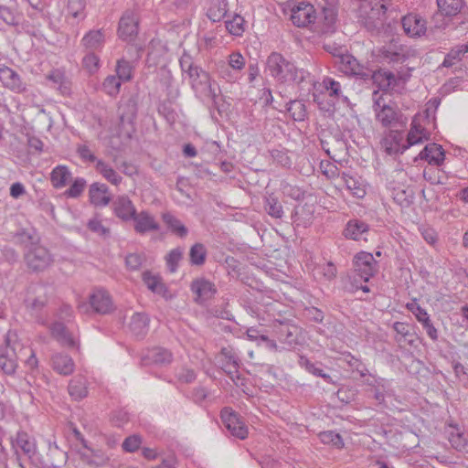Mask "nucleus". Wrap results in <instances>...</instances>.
I'll return each instance as SVG.
<instances>
[{"label":"nucleus","instance_id":"obj_31","mask_svg":"<svg viewBox=\"0 0 468 468\" xmlns=\"http://www.w3.org/2000/svg\"><path fill=\"white\" fill-rule=\"evenodd\" d=\"M292 219L298 227L302 226L306 228L310 226L314 219V206L304 204L303 206L296 207L292 214Z\"/></svg>","mask_w":468,"mask_h":468},{"label":"nucleus","instance_id":"obj_56","mask_svg":"<svg viewBox=\"0 0 468 468\" xmlns=\"http://www.w3.org/2000/svg\"><path fill=\"white\" fill-rule=\"evenodd\" d=\"M82 66L90 73H94L99 69L100 58L94 52L90 51L82 58Z\"/></svg>","mask_w":468,"mask_h":468},{"label":"nucleus","instance_id":"obj_46","mask_svg":"<svg viewBox=\"0 0 468 468\" xmlns=\"http://www.w3.org/2000/svg\"><path fill=\"white\" fill-rule=\"evenodd\" d=\"M287 111L292 118L296 122L304 121L307 116L305 104L302 101H291Z\"/></svg>","mask_w":468,"mask_h":468},{"label":"nucleus","instance_id":"obj_28","mask_svg":"<svg viewBox=\"0 0 468 468\" xmlns=\"http://www.w3.org/2000/svg\"><path fill=\"white\" fill-rule=\"evenodd\" d=\"M105 43V35L102 29L90 30L81 39V45L92 52L101 50Z\"/></svg>","mask_w":468,"mask_h":468},{"label":"nucleus","instance_id":"obj_61","mask_svg":"<svg viewBox=\"0 0 468 468\" xmlns=\"http://www.w3.org/2000/svg\"><path fill=\"white\" fill-rule=\"evenodd\" d=\"M282 194L294 200H300L304 197V191L297 186L291 185L289 183H283L282 185Z\"/></svg>","mask_w":468,"mask_h":468},{"label":"nucleus","instance_id":"obj_8","mask_svg":"<svg viewBox=\"0 0 468 468\" xmlns=\"http://www.w3.org/2000/svg\"><path fill=\"white\" fill-rule=\"evenodd\" d=\"M25 261L29 269L38 271L48 268L52 263L53 258L44 246L33 245L25 254Z\"/></svg>","mask_w":468,"mask_h":468},{"label":"nucleus","instance_id":"obj_14","mask_svg":"<svg viewBox=\"0 0 468 468\" xmlns=\"http://www.w3.org/2000/svg\"><path fill=\"white\" fill-rule=\"evenodd\" d=\"M48 302L47 287L42 284H34L29 287L25 300L27 308L34 315H38Z\"/></svg>","mask_w":468,"mask_h":468},{"label":"nucleus","instance_id":"obj_64","mask_svg":"<svg viewBox=\"0 0 468 468\" xmlns=\"http://www.w3.org/2000/svg\"><path fill=\"white\" fill-rule=\"evenodd\" d=\"M142 438L139 435L133 434L128 436L122 442V447L127 452H134L140 448Z\"/></svg>","mask_w":468,"mask_h":468},{"label":"nucleus","instance_id":"obj_44","mask_svg":"<svg viewBox=\"0 0 468 468\" xmlns=\"http://www.w3.org/2000/svg\"><path fill=\"white\" fill-rule=\"evenodd\" d=\"M52 335L64 344L69 346L75 345V341L71 334L68 331L67 327L62 323H55L51 327Z\"/></svg>","mask_w":468,"mask_h":468},{"label":"nucleus","instance_id":"obj_18","mask_svg":"<svg viewBox=\"0 0 468 468\" xmlns=\"http://www.w3.org/2000/svg\"><path fill=\"white\" fill-rule=\"evenodd\" d=\"M315 10L313 5L301 3L292 8L291 20L296 27H306L315 21Z\"/></svg>","mask_w":468,"mask_h":468},{"label":"nucleus","instance_id":"obj_10","mask_svg":"<svg viewBox=\"0 0 468 468\" xmlns=\"http://www.w3.org/2000/svg\"><path fill=\"white\" fill-rule=\"evenodd\" d=\"M139 17L134 10H126L119 21L118 35L124 41H133L138 33Z\"/></svg>","mask_w":468,"mask_h":468},{"label":"nucleus","instance_id":"obj_55","mask_svg":"<svg viewBox=\"0 0 468 468\" xmlns=\"http://www.w3.org/2000/svg\"><path fill=\"white\" fill-rule=\"evenodd\" d=\"M158 113L162 115L169 123H174L177 114L171 105L170 101H163L158 105Z\"/></svg>","mask_w":468,"mask_h":468},{"label":"nucleus","instance_id":"obj_34","mask_svg":"<svg viewBox=\"0 0 468 468\" xmlns=\"http://www.w3.org/2000/svg\"><path fill=\"white\" fill-rule=\"evenodd\" d=\"M149 327V318L145 314L136 313L132 316L130 328L133 334L138 337L146 335Z\"/></svg>","mask_w":468,"mask_h":468},{"label":"nucleus","instance_id":"obj_39","mask_svg":"<svg viewBox=\"0 0 468 468\" xmlns=\"http://www.w3.org/2000/svg\"><path fill=\"white\" fill-rule=\"evenodd\" d=\"M143 281L147 288L154 293L164 295L166 292L165 285L159 275H153L150 271H144Z\"/></svg>","mask_w":468,"mask_h":468},{"label":"nucleus","instance_id":"obj_19","mask_svg":"<svg viewBox=\"0 0 468 468\" xmlns=\"http://www.w3.org/2000/svg\"><path fill=\"white\" fill-rule=\"evenodd\" d=\"M381 146L389 155L403 154L407 150L403 133L393 130L382 139Z\"/></svg>","mask_w":468,"mask_h":468},{"label":"nucleus","instance_id":"obj_50","mask_svg":"<svg viewBox=\"0 0 468 468\" xmlns=\"http://www.w3.org/2000/svg\"><path fill=\"white\" fill-rule=\"evenodd\" d=\"M48 79L58 85V90L62 94H66L69 91V81L65 77V74L58 69L53 70L48 76Z\"/></svg>","mask_w":468,"mask_h":468},{"label":"nucleus","instance_id":"obj_21","mask_svg":"<svg viewBox=\"0 0 468 468\" xmlns=\"http://www.w3.org/2000/svg\"><path fill=\"white\" fill-rule=\"evenodd\" d=\"M401 112L389 104H383L382 107L376 109V118L384 127H391L397 123H403Z\"/></svg>","mask_w":468,"mask_h":468},{"label":"nucleus","instance_id":"obj_51","mask_svg":"<svg viewBox=\"0 0 468 468\" xmlns=\"http://www.w3.org/2000/svg\"><path fill=\"white\" fill-rule=\"evenodd\" d=\"M121 88V80L114 75L108 76L103 83V90L110 96H115L119 93Z\"/></svg>","mask_w":468,"mask_h":468},{"label":"nucleus","instance_id":"obj_58","mask_svg":"<svg viewBox=\"0 0 468 468\" xmlns=\"http://www.w3.org/2000/svg\"><path fill=\"white\" fill-rule=\"evenodd\" d=\"M317 271L320 275L324 277L325 281H333L337 274V269L335 265L332 261H328L324 264L319 265L317 267Z\"/></svg>","mask_w":468,"mask_h":468},{"label":"nucleus","instance_id":"obj_60","mask_svg":"<svg viewBox=\"0 0 468 468\" xmlns=\"http://www.w3.org/2000/svg\"><path fill=\"white\" fill-rule=\"evenodd\" d=\"M406 308L415 315L416 319L420 324H423V320L426 321L430 318L427 311L422 308L415 300L411 303H408L406 304Z\"/></svg>","mask_w":468,"mask_h":468},{"label":"nucleus","instance_id":"obj_43","mask_svg":"<svg viewBox=\"0 0 468 468\" xmlns=\"http://www.w3.org/2000/svg\"><path fill=\"white\" fill-rule=\"evenodd\" d=\"M463 5V0H437L439 10L447 16L457 15L461 11Z\"/></svg>","mask_w":468,"mask_h":468},{"label":"nucleus","instance_id":"obj_47","mask_svg":"<svg viewBox=\"0 0 468 468\" xmlns=\"http://www.w3.org/2000/svg\"><path fill=\"white\" fill-rule=\"evenodd\" d=\"M424 139H427L424 129L419 124L412 123L405 143L407 149L411 145L422 143Z\"/></svg>","mask_w":468,"mask_h":468},{"label":"nucleus","instance_id":"obj_62","mask_svg":"<svg viewBox=\"0 0 468 468\" xmlns=\"http://www.w3.org/2000/svg\"><path fill=\"white\" fill-rule=\"evenodd\" d=\"M144 261V256L141 253H129L125 257V265L130 271H138Z\"/></svg>","mask_w":468,"mask_h":468},{"label":"nucleus","instance_id":"obj_45","mask_svg":"<svg viewBox=\"0 0 468 468\" xmlns=\"http://www.w3.org/2000/svg\"><path fill=\"white\" fill-rule=\"evenodd\" d=\"M244 24H245L244 18L238 14H235L231 19H228L225 21V27H226V29L228 30V32L230 35H233L236 37H239L244 33V31H245Z\"/></svg>","mask_w":468,"mask_h":468},{"label":"nucleus","instance_id":"obj_40","mask_svg":"<svg viewBox=\"0 0 468 468\" xmlns=\"http://www.w3.org/2000/svg\"><path fill=\"white\" fill-rule=\"evenodd\" d=\"M163 220L167 228L176 235L184 238L187 235L188 229L174 215L170 213L163 214Z\"/></svg>","mask_w":468,"mask_h":468},{"label":"nucleus","instance_id":"obj_6","mask_svg":"<svg viewBox=\"0 0 468 468\" xmlns=\"http://www.w3.org/2000/svg\"><path fill=\"white\" fill-rule=\"evenodd\" d=\"M220 419L224 428L233 437L244 440L248 436V428L239 414L229 407L221 410Z\"/></svg>","mask_w":468,"mask_h":468},{"label":"nucleus","instance_id":"obj_48","mask_svg":"<svg viewBox=\"0 0 468 468\" xmlns=\"http://www.w3.org/2000/svg\"><path fill=\"white\" fill-rule=\"evenodd\" d=\"M464 54V49L463 48L462 45L452 48L445 56L441 66L445 68L452 67L454 64L463 59Z\"/></svg>","mask_w":468,"mask_h":468},{"label":"nucleus","instance_id":"obj_9","mask_svg":"<svg viewBox=\"0 0 468 468\" xmlns=\"http://www.w3.org/2000/svg\"><path fill=\"white\" fill-rule=\"evenodd\" d=\"M380 57L388 63H403L412 56L410 48L392 39L379 49Z\"/></svg>","mask_w":468,"mask_h":468},{"label":"nucleus","instance_id":"obj_35","mask_svg":"<svg viewBox=\"0 0 468 468\" xmlns=\"http://www.w3.org/2000/svg\"><path fill=\"white\" fill-rule=\"evenodd\" d=\"M96 171L108 182L114 186H118L122 182V176L108 163L98 160L95 165Z\"/></svg>","mask_w":468,"mask_h":468},{"label":"nucleus","instance_id":"obj_41","mask_svg":"<svg viewBox=\"0 0 468 468\" xmlns=\"http://www.w3.org/2000/svg\"><path fill=\"white\" fill-rule=\"evenodd\" d=\"M299 365L314 376L321 377L328 383L333 382L332 378L328 374L324 373V370L320 367V363H313L306 356H301Z\"/></svg>","mask_w":468,"mask_h":468},{"label":"nucleus","instance_id":"obj_4","mask_svg":"<svg viewBox=\"0 0 468 468\" xmlns=\"http://www.w3.org/2000/svg\"><path fill=\"white\" fill-rule=\"evenodd\" d=\"M387 10L386 4L378 1L373 4L369 12L365 16H361L363 26L371 35L378 36L384 30Z\"/></svg>","mask_w":468,"mask_h":468},{"label":"nucleus","instance_id":"obj_52","mask_svg":"<svg viewBox=\"0 0 468 468\" xmlns=\"http://www.w3.org/2000/svg\"><path fill=\"white\" fill-rule=\"evenodd\" d=\"M183 250L180 248L173 249L165 256L166 266L170 272H175L177 270L178 263L182 260Z\"/></svg>","mask_w":468,"mask_h":468},{"label":"nucleus","instance_id":"obj_11","mask_svg":"<svg viewBox=\"0 0 468 468\" xmlns=\"http://www.w3.org/2000/svg\"><path fill=\"white\" fill-rule=\"evenodd\" d=\"M354 269L356 274L364 282H368L377 271V261L373 254L366 251H360L354 257Z\"/></svg>","mask_w":468,"mask_h":468},{"label":"nucleus","instance_id":"obj_38","mask_svg":"<svg viewBox=\"0 0 468 468\" xmlns=\"http://www.w3.org/2000/svg\"><path fill=\"white\" fill-rule=\"evenodd\" d=\"M264 209L273 218H282L284 214L282 203L273 194L265 197Z\"/></svg>","mask_w":468,"mask_h":468},{"label":"nucleus","instance_id":"obj_36","mask_svg":"<svg viewBox=\"0 0 468 468\" xmlns=\"http://www.w3.org/2000/svg\"><path fill=\"white\" fill-rule=\"evenodd\" d=\"M70 177L71 173L66 165L56 166L50 174V180L55 188H62L65 186Z\"/></svg>","mask_w":468,"mask_h":468},{"label":"nucleus","instance_id":"obj_5","mask_svg":"<svg viewBox=\"0 0 468 468\" xmlns=\"http://www.w3.org/2000/svg\"><path fill=\"white\" fill-rule=\"evenodd\" d=\"M273 331L278 340L290 347H295L303 341L302 328L294 324L277 320L273 324Z\"/></svg>","mask_w":468,"mask_h":468},{"label":"nucleus","instance_id":"obj_3","mask_svg":"<svg viewBox=\"0 0 468 468\" xmlns=\"http://www.w3.org/2000/svg\"><path fill=\"white\" fill-rule=\"evenodd\" d=\"M189 78L191 88L197 96L210 100L216 106L220 90L215 82L211 81L209 74L196 65L185 72Z\"/></svg>","mask_w":468,"mask_h":468},{"label":"nucleus","instance_id":"obj_29","mask_svg":"<svg viewBox=\"0 0 468 468\" xmlns=\"http://www.w3.org/2000/svg\"><path fill=\"white\" fill-rule=\"evenodd\" d=\"M340 180L345 184L347 190L358 198L364 197L366 195L365 185L363 184L360 177L351 176L346 172L339 174Z\"/></svg>","mask_w":468,"mask_h":468},{"label":"nucleus","instance_id":"obj_63","mask_svg":"<svg viewBox=\"0 0 468 468\" xmlns=\"http://www.w3.org/2000/svg\"><path fill=\"white\" fill-rule=\"evenodd\" d=\"M233 71L239 72L245 67V58L239 52H232L229 56L228 63Z\"/></svg>","mask_w":468,"mask_h":468},{"label":"nucleus","instance_id":"obj_16","mask_svg":"<svg viewBox=\"0 0 468 468\" xmlns=\"http://www.w3.org/2000/svg\"><path fill=\"white\" fill-rule=\"evenodd\" d=\"M138 94L133 93L123 96L120 101L119 112L122 124L132 123L138 112Z\"/></svg>","mask_w":468,"mask_h":468},{"label":"nucleus","instance_id":"obj_12","mask_svg":"<svg viewBox=\"0 0 468 468\" xmlns=\"http://www.w3.org/2000/svg\"><path fill=\"white\" fill-rule=\"evenodd\" d=\"M89 303L92 312L99 314H109L114 310V304L109 292L96 288L89 296Z\"/></svg>","mask_w":468,"mask_h":468},{"label":"nucleus","instance_id":"obj_42","mask_svg":"<svg viewBox=\"0 0 468 468\" xmlns=\"http://www.w3.org/2000/svg\"><path fill=\"white\" fill-rule=\"evenodd\" d=\"M207 250L204 244L195 243L189 250L190 264L194 266H202L207 260Z\"/></svg>","mask_w":468,"mask_h":468},{"label":"nucleus","instance_id":"obj_57","mask_svg":"<svg viewBox=\"0 0 468 468\" xmlns=\"http://www.w3.org/2000/svg\"><path fill=\"white\" fill-rule=\"evenodd\" d=\"M320 439L322 442L331 443L338 449L344 447L342 437L333 431H327L320 433Z\"/></svg>","mask_w":468,"mask_h":468},{"label":"nucleus","instance_id":"obj_2","mask_svg":"<svg viewBox=\"0 0 468 468\" xmlns=\"http://www.w3.org/2000/svg\"><path fill=\"white\" fill-rule=\"evenodd\" d=\"M25 350L16 332L8 331L0 344V368L6 375H14L18 367V357Z\"/></svg>","mask_w":468,"mask_h":468},{"label":"nucleus","instance_id":"obj_32","mask_svg":"<svg viewBox=\"0 0 468 468\" xmlns=\"http://www.w3.org/2000/svg\"><path fill=\"white\" fill-rule=\"evenodd\" d=\"M52 367L60 375L68 376L74 371V362L72 358L62 353H58L52 356L51 358Z\"/></svg>","mask_w":468,"mask_h":468},{"label":"nucleus","instance_id":"obj_59","mask_svg":"<svg viewBox=\"0 0 468 468\" xmlns=\"http://www.w3.org/2000/svg\"><path fill=\"white\" fill-rule=\"evenodd\" d=\"M218 76L227 82H235L238 80V72L233 71L232 69L223 61L218 65Z\"/></svg>","mask_w":468,"mask_h":468},{"label":"nucleus","instance_id":"obj_1","mask_svg":"<svg viewBox=\"0 0 468 468\" xmlns=\"http://www.w3.org/2000/svg\"><path fill=\"white\" fill-rule=\"evenodd\" d=\"M266 69L269 74L278 82L301 83L305 78L307 72L303 69H298L294 62L287 59L280 52H271L266 59Z\"/></svg>","mask_w":468,"mask_h":468},{"label":"nucleus","instance_id":"obj_27","mask_svg":"<svg viewBox=\"0 0 468 468\" xmlns=\"http://www.w3.org/2000/svg\"><path fill=\"white\" fill-rule=\"evenodd\" d=\"M444 156L445 153L441 145L435 143L428 144L419 154L420 159L438 166L443 163Z\"/></svg>","mask_w":468,"mask_h":468},{"label":"nucleus","instance_id":"obj_53","mask_svg":"<svg viewBox=\"0 0 468 468\" xmlns=\"http://www.w3.org/2000/svg\"><path fill=\"white\" fill-rule=\"evenodd\" d=\"M86 0H68V12L75 18H84Z\"/></svg>","mask_w":468,"mask_h":468},{"label":"nucleus","instance_id":"obj_20","mask_svg":"<svg viewBox=\"0 0 468 468\" xmlns=\"http://www.w3.org/2000/svg\"><path fill=\"white\" fill-rule=\"evenodd\" d=\"M369 226L360 219H350L344 229L343 235L356 241H367Z\"/></svg>","mask_w":468,"mask_h":468},{"label":"nucleus","instance_id":"obj_54","mask_svg":"<svg viewBox=\"0 0 468 468\" xmlns=\"http://www.w3.org/2000/svg\"><path fill=\"white\" fill-rule=\"evenodd\" d=\"M85 186L86 180L84 178L78 177L73 181L69 188L65 191L64 195L67 197L77 198L82 194Z\"/></svg>","mask_w":468,"mask_h":468},{"label":"nucleus","instance_id":"obj_25","mask_svg":"<svg viewBox=\"0 0 468 468\" xmlns=\"http://www.w3.org/2000/svg\"><path fill=\"white\" fill-rule=\"evenodd\" d=\"M114 215L122 221L131 220L136 214V208L127 196H119L112 202Z\"/></svg>","mask_w":468,"mask_h":468},{"label":"nucleus","instance_id":"obj_15","mask_svg":"<svg viewBox=\"0 0 468 468\" xmlns=\"http://www.w3.org/2000/svg\"><path fill=\"white\" fill-rule=\"evenodd\" d=\"M0 80L5 88L16 93H22L27 90V84L21 76L5 64H0Z\"/></svg>","mask_w":468,"mask_h":468},{"label":"nucleus","instance_id":"obj_23","mask_svg":"<svg viewBox=\"0 0 468 468\" xmlns=\"http://www.w3.org/2000/svg\"><path fill=\"white\" fill-rule=\"evenodd\" d=\"M89 199L94 207H106L112 200L109 186L106 184L95 182L90 186Z\"/></svg>","mask_w":468,"mask_h":468},{"label":"nucleus","instance_id":"obj_13","mask_svg":"<svg viewBox=\"0 0 468 468\" xmlns=\"http://www.w3.org/2000/svg\"><path fill=\"white\" fill-rule=\"evenodd\" d=\"M11 446L15 454L22 452L28 460L33 459L37 453L35 439L26 431H18L14 437H11Z\"/></svg>","mask_w":468,"mask_h":468},{"label":"nucleus","instance_id":"obj_24","mask_svg":"<svg viewBox=\"0 0 468 468\" xmlns=\"http://www.w3.org/2000/svg\"><path fill=\"white\" fill-rule=\"evenodd\" d=\"M132 219L134 223L133 228L135 232L141 235L150 231H157L160 228L154 217L146 210H143L139 213L136 212Z\"/></svg>","mask_w":468,"mask_h":468},{"label":"nucleus","instance_id":"obj_22","mask_svg":"<svg viewBox=\"0 0 468 468\" xmlns=\"http://www.w3.org/2000/svg\"><path fill=\"white\" fill-rule=\"evenodd\" d=\"M404 32L410 37H420L426 33V21L417 14H409L401 18Z\"/></svg>","mask_w":468,"mask_h":468},{"label":"nucleus","instance_id":"obj_37","mask_svg":"<svg viewBox=\"0 0 468 468\" xmlns=\"http://www.w3.org/2000/svg\"><path fill=\"white\" fill-rule=\"evenodd\" d=\"M367 80H372L374 83L378 85V87L382 90H388L393 81H395V76L392 72L383 71V70H376L372 71L370 69V75Z\"/></svg>","mask_w":468,"mask_h":468},{"label":"nucleus","instance_id":"obj_33","mask_svg":"<svg viewBox=\"0 0 468 468\" xmlns=\"http://www.w3.org/2000/svg\"><path fill=\"white\" fill-rule=\"evenodd\" d=\"M228 13L227 0H210L207 16L214 23L221 21Z\"/></svg>","mask_w":468,"mask_h":468},{"label":"nucleus","instance_id":"obj_26","mask_svg":"<svg viewBox=\"0 0 468 468\" xmlns=\"http://www.w3.org/2000/svg\"><path fill=\"white\" fill-rule=\"evenodd\" d=\"M173 360L172 353L164 347L156 346L149 349L146 355L142 358L143 365H167Z\"/></svg>","mask_w":468,"mask_h":468},{"label":"nucleus","instance_id":"obj_30","mask_svg":"<svg viewBox=\"0 0 468 468\" xmlns=\"http://www.w3.org/2000/svg\"><path fill=\"white\" fill-rule=\"evenodd\" d=\"M69 394L75 400H80L88 396V380L82 375H77L69 383Z\"/></svg>","mask_w":468,"mask_h":468},{"label":"nucleus","instance_id":"obj_49","mask_svg":"<svg viewBox=\"0 0 468 468\" xmlns=\"http://www.w3.org/2000/svg\"><path fill=\"white\" fill-rule=\"evenodd\" d=\"M117 77L121 81H129L133 78V67L131 63L124 59H119L116 66Z\"/></svg>","mask_w":468,"mask_h":468},{"label":"nucleus","instance_id":"obj_7","mask_svg":"<svg viewBox=\"0 0 468 468\" xmlns=\"http://www.w3.org/2000/svg\"><path fill=\"white\" fill-rule=\"evenodd\" d=\"M335 63L338 70L346 75H351L363 80H367L370 75V69L359 64L356 58L350 54L336 57Z\"/></svg>","mask_w":468,"mask_h":468},{"label":"nucleus","instance_id":"obj_17","mask_svg":"<svg viewBox=\"0 0 468 468\" xmlns=\"http://www.w3.org/2000/svg\"><path fill=\"white\" fill-rule=\"evenodd\" d=\"M190 289L196 294L195 301L198 303L211 299L217 292L215 284L205 278L194 280L190 284Z\"/></svg>","mask_w":468,"mask_h":468}]
</instances>
